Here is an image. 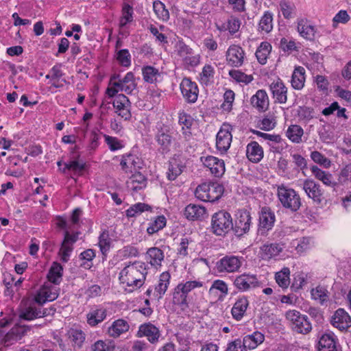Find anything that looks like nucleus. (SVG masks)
<instances>
[{
	"label": "nucleus",
	"instance_id": "obj_58",
	"mask_svg": "<svg viewBox=\"0 0 351 351\" xmlns=\"http://www.w3.org/2000/svg\"><path fill=\"white\" fill-rule=\"evenodd\" d=\"M311 158L315 162L323 165L325 167H329L330 166V160L317 151L312 152Z\"/></svg>",
	"mask_w": 351,
	"mask_h": 351
},
{
	"label": "nucleus",
	"instance_id": "obj_32",
	"mask_svg": "<svg viewBox=\"0 0 351 351\" xmlns=\"http://www.w3.org/2000/svg\"><path fill=\"white\" fill-rule=\"evenodd\" d=\"M311 171L313 176L317 179L322 181L325 185L331 187H335L336 186L337 184L333 180L332 174L322 170L315 165H313L311 167Z\"/></svg>",
	"mask_w": 351,
	"mask_h": 351
},
{
	"label": "nucleus",
	"instance_id": "obj_6",
	"mask_svg": "<svg viewBox=\"0 0 351 351\" xmlns=\"http://www.w3.org/2000/svg\"><path fill=\"white\" fill-rule=\"evenodd\" d=\"M286 317L292 322L293 330L298 333L307 334L312 329L308 317L301 315L298 311H289L286 313Z\"/></svg>",
	"mask_w": 351,
	"mask_h": 351
},
{
	"label": "nucleus",
	"instance_id": "obj_57",
	"mask_svg": "<svg viewBox=\"0 0 351 351\" xmlns=\"http://www.w3.org/2000/svg\"><path fill=\"white\" fill-rule=\"evenodd\" d=\"M298 115L300 120L309 121L314 117V111L312 108L300 106L298 110Z\"/></svg>",
	"mask_w": 351,
	"mask_h": 351
},
{
	"label": "nucleus",
	"instance_id": "obj_50",
	"mask_svg": "<svg viewBox=\"0 0 351 351\" xmlns=\"http://www.w3.org/2000/svg\"><path fill=\"white\" fill-rule=\"evenodd\" d=\"M112 239L108 230H104L99 237V246L103 254H105L111 247Z\"/></svg>",
	"mask_w": 351,
	"mask_h": 351
},
{
	"label": "nucleus",
	"instance_id": "obj_30",
	"mask_svg": "<svg viewBox=\"0 0 351 351\" xmlns=\"http://www.w3.org/2000/svg\"><path fill=\"white\" fill-rule=\"evenodd\" d=\"M185 166L182 161L176 158H171L169 162L168 171L167 172V178L169 180H174L180 176Z\"/></svg>",
	"mask_w": 351,
	"mask_h": 351
},
{
	"label": "nucleus",
	"instance_id": "obj_10",
	"mask_svg": "<svg viewBox=\"0 0 351 351\" xmlns=\"http://www.w3.org/2000/svg\"><path fill=\"white\" fill-rule=\"evenodd\" d=\"M243 261V257L233 255L226 256L217 263V269L220 272L226 271L230 273L237 271L241 267Z\"/></svg>",
	"mask_w": 351,
	"mask_h": 351
},
{
	"label": "nucleus",
	"instance_id": "obj_48",
	"mask_svg": "<svg viewBox=\"0 0 351 351\" xmlns=\"http://www.w3.org/2000/svg\"><path fill=\"white\" fill-rule=\"evenodd\" d=\"M272 21L273 14L270 12L266 11L259 22V29L267 33L270 32L273 28Z\"/></svg>",
	"mask_w": 351,
	"mask_h": 351
},
{
	"label": "nucleus",
	"instance_id": "obj_22",
	"mask_svg": "<svg viewBox=\"0 0 351 351\" xmlns=\"http://www.w3.org/2000/svg\"><path fill=\"white\" fill-rule=\"evenodd\" d=\"M156 139L163 150L169 151L173 141L172 132L167 125H162L158 129Z\"/></svg>",
	"mask_w": 351,
	"mask_h": 351
},
{
	"label": "nucleus",
	"instance_id": "obj_43",
	"mask_svg": "<svg viewBox=\"0 0 351 351\" xmlns=\"http://www.w3.org/2000/svg\"><path fill=\"white\" fill-rule=\"evenodd\" d=\"M106 317V311L104 308L91 311L87 314V322L91 326H95L101 322Z\"/></svg>",
	"mask_w": 351,
	"mask_h": 351
},
{
	"label": "nucleus",
	"instance_id": "obj_37",
	"mask_svg": "<svg viewBox=\"0 0 351 351\" xmlns=\"http://www.w3.org/2000/svg\"><path fill=\"white\" fill-rule=\"evenodd\" d=\"M261 256L263 259H270L278 256L282 250L278 243L265 244L261 248Z\"/></svg>",
	"mask_w": 351,
	"mask_h": 351
},
{
	"label": "nucleus",
	"instance_id": "obj_3",
	"mask_svg": "<svg viewBox=\"0 0 351 351\" xmlns=\"http://www.w3.org/2000/svg\"><path fill=\"white\" fill-rule=\"evenodd\" d=\"M223 186L218 182L203 183L195 191V197L204 202L217 201L223 193Z\"/></svg>",
	"mask_w": 351,
	"mask_h": 351
},
{
	"label": "nucleus",
	"instance_id": "obj_23",
	"mask_svg": "<svg viewBox=\"0 0 351 351\" xmlns=\"http://www.w3.org/2000/svg\"><path fill=\"white\" fill-rule=\"evenodd\" d=\"M298 32L300 35L309 40H313L316 33L315 27L310 24L306 19H302L298 21Z\"/></svg>",
	"mask_w": 351,
	"mask_h": 351
},
{
	"label": "nucleus",
	"instance_id": "obj_1",
	"mask_svg": "<svg viewBox=\"0 0 351 351\" xmlns=\"http://www.w3.org/2000/svg\"><path fill=\"white\" fill-rule=\"evenodd\" d=\"M147 274V265L141 261H134L126 265L119 273L121 283L132 288H140L144 284Z\"/></svg>",
	"mask_w": 351,
	"mask_h": 351
},
{
	"label": "nucleus",
	"instance_id": "obj_34",
	"mask_svg": "<svg viewBox=\"0 0 351 351\" xmlns=\"http://www.w3.org/2000/svg\"><path fill=\"white\" fill-rule=\"evenodd\" d=\"M130 326L125 320L119 319L112 323L111 326L109 327L108 332L110 337H118L122 333L127 332Z\"/></svg>",
	"mask_w": 351,
	"mask_h": 351
},
{
	"label": "nucleus",
	"instance_id": "obj_12",
	"mask_svg": "<svg viewBox=\"0 0 351 351\" xmlns=\"http://www.w3.org/2000/svg\"><path fill=\"white\" fill-rule=\"evenodd\" d=\"M231 126L223 124L216 136L217 149L221 152H226L230 148L232 136L230 132Z\"/></svg>",
	"mask_w": 351,
	"mask_h": 351
},
{
	"label": "nucleus",
	"instance_id": "obj_64",
	"mask_svg": "<svg viewBox=\"0 0 351 351\" xmlns=\"http://www.w3.org/2000/svg\"><path fill=\"white\" fill-rule=\"evenodd\" d=\"M104 137L111 151L118 150L122 147L121 142L116 137H112L107 134H104Z\"/></svg>",
	"mask_w": 351,
	"mask_h": 351
},
{
	"label": "nucleus",
	"instance_id": "obj_38",
	"mask_svg": "<svg viewBox=\"0 0 351 351\" xmlns=\"http://www.w3.org/2000/svg\"><path fill=\"white\" fill-rule=\"evenodd\" d=\"M143 80L148 83H154L161 80V73L158 69L152 66H146L142 69Z\"/></svg>",
	"mask_w": 351,
	"mask_h": 351
},
{
	"label": "nucleus",
	"instance_id": "obj_36",
	"mask_svg": "<svg viewBox=\"0 0 351 351\" xmlns=\"http://www.w3.org/2000/svg\"><path fill=\"white\" fill-rule=\"evenodd\" d=\"M147 257L149 263L154 267L161 265L162 261L164 260V253L158 247H151L147 252Z\"/></svg>",
	"mask_w": 351,
	"mask_h": 351
},
{
	"label": "nucleus",
	"instance_id": "obj_54",
	"mask_svg": "<svg viewBox=\"0 0 351 351\" xmlns=\"http://www.w3.org/2000/svg\"><path fill=\"white\" fill-rule=\"evenodd\" d=\"M229 75L237 82H243L246 84L250 83L254 79L252 75H247L239 70H230Z\"/></svg>",
	"mask_w": 351,
	"mask_h": 351
},
{
	"label": "nucleus",
	"instance_id": "obj_39",
	"mask_svg": "<svg viewBox=\"0 0 351 351\" xmlns=\"http://www.w3.org/2000/svg\"><path fill=\"white\" fill-rule=\"evenodd\" d=\"M304 134V130L298 125H291L289 126L286 135L293 143H300L302 142V137Z\"/></svg>",
	"mask_w": 351,
	"mask_h": 351
},
{
	"label": "nucleus",
	"instance_id": "obj_33",
	"mask_svg": "<svg viewBox=\"0 0 351 351\" xmlns=\"http://www.w3.org/2000/svg\"><path fill=\"white\" fill-rule=\"evenodd\" d=\"M264 335L258 331H256L252 335L245 336L243 341L244 347H245L247 350H252L256 348L259 344L262 343L264 341Z\"/></svg>",
	"mask_w": 351,
	"mask_h": 351
},
{
	"label": "nucleus",
	"instance_id": "obj_16",
	"mask_svg": "<svg viewBox=\"0 0 351 351\" xmlns=\"http://www.w3.org/2000/svg\"><path fill=\"white\" fill-rule=\"evenodd\" d=\"M244 51L239 45H231L226 52V60L229 65L239 67L243 63Z\"/></svg>",
	"mask_w": 351,
	"mask_h": 351
},
{
	"label": "nucleus",
	"instance_id": "obj_56",
	"mask_svg": "<svg viewBox=\"0 0 351 351\" xmlns=\"http://www.w3.org/2000/svg\"><path fill=\"white\" fill-rule=\"evenodd\" d=\"M117 60L123 66L128 67L131 64V56L128 49H121L117 53Z\"/></svg>",
	"mask_w": 351,
	"mask_h": 351
},
{
	"label": "nucleus",
	"instance_id": "obj_2",
	"mask_svg": "<svg viewBox=\"0 0 351 351\" xmlns=\"http://www.w3.org/2000/svg\"><path fill=\"white\" fill-rule=\"evenodd\" d=\"M233 228L231 215L223 210L214 213L211 217L210 231L218 237H226Z\"/></svg>",
	"mask_w": 351,
	"mask_h": 351
},
{
	"label": "nucleus",
	"instance_id": "obj_41",
	"mask_svg": "<svg viewBox=\"0 0 351 351\" xmlns=\"http://www.w3.org/2000/svg\"><path fill=\"white\" fill-rule=\"evenodd\" d=\"M62 271L63 267L62 265L60 263H53L47 274L49 281L55 285H58L62 280Z\"/></svg>",
	"mask_w": 351,
	"mask_h": 351
},
{
	"label": "nucleus",
	"instance_id": "obj_20",
	"mask_svg": "<svg viewBox=\"0 0 351 351\" xmlns=\"http://www.w3.org/2000/svg\"><path fill=\"white\" fill-rule=\"evenodd\" d=\"M331 324L340 330H344L351 326V319L345 310L339 308L332 316Z\"/></svg>",
	"mask_w": 351,
	"mask_h": 351
},
{
	"label": "nucleus",
	"instance_id": "obj_51",
	"mask_svg": "<svg viewBox=\"0 0 351 351\" xmlns=\"http://www.w3.org/2000/svg\"><path fill=\"white\" fill-rule=\"evenodd\" d=\"M112 106L116 109V111H119L123 108H131V102L125 95L119 94L116 95L112 102Z\"/></svg>",
	"mask_w": 351,
	"mask_h": 351
},
{
	"label": "nucleus",
	"instance_id": "obj_14",
	"mask_svg": "<svg viewBox=\"0 0 351 351\" xmlns=\"http://www.w3.org/2000/svg\"><path fill=\"white\" fill-rule=\"evenodd\" d=\"M180 90L184 99L189 103H195L198 97L199 90L195 82L189 78H184L180 84Z\"/></svg>",
	"mask_w": 351,
	"mask_h": 351
},
{
	"label": "nucleus",
	"instance_id": "obj_24",
	"mask_svg": "<svg viewBox=\"0 0 351 351\" xmlns=\"http://www.w3.org/2000/svg\"><path fill=\"white\" fill-rule=\"evenodd\" d=\"M319 351H341L334 338L333 334H324L319 341Z\"/></svg>",
	"mask_w": 351,
	"mask_h": 351
},
{
	"label": "nucleus",
	"instance_id": "obj_28",
	"mask_svg": "<svg viewBox=\"0 0 351 351\" xmlns=\"http://www.w3.org/2000/svg\"><path fill=\"white\" fill-rule=\"evenodd\" d=\"M127 187L133 191L144 189L147 184L145 177L140 172L133 174L126 182Z\"/></svg>",
	"mask_w": 351,
	"mask_h": 351
},
{
	"label": "nucleus",
	"instance_id": "obj_62",
	"mask_svg": "<svg viewBox=\"0 0 351 351\" xmlns=\"http://www.w3.org/2000/svg\"><path fill=\"white\" fill-rule=\"evenodd\" d=\"M241 21L235 16H230L228 20L227 29L231 34L237 32L240 28Z\"/></svg>",
	"mask_w": 351,
	"mask_h": 351
},
{
	"label": "nucleus",
	"instance_id": "obj_26",
	"mask_svg": "<svg viewBox=\"0 0 351 351\" xmlns=\"http://www.w3.org/2000/svg\"><path fill=\"white\" fill-rule=\"evenodd\" d=\"M251 104L260 111H265L269 106V99L265 90H258L251 98Z\"/></svg>",
	"mask_w": 351,
	"mask_h": 351
},
{
	"label": "nucleus",
	"instance_id": "obj_63",
	"mask_svg": "<svg viewBox=\"0 0 351 351\" xmlns=\"http://www.w3.org/2000/svg\"><path fill=\"white\" fill-rule=\"evenodd\" d=\"M226 351H247V349L244 347L243 341L237 339L228 344Z\"/></svg>",
	"mask_w": 351,
	"mask_h": 351
},
{
	"label": "nucleus",
	"instance_id": "obj_47",
	"mask_svg": "<svg viewBox=\"0 0 351 351\" xmlns=\"http://www.w3.org/2000/svg\"><path fill=\"white\" fill-rule=\"evenodd\" d=\"M166 218L163 215L158 216L156 219L151 222L147 228V232L152 235L165 227Z\"/></svg>",
	"mask_w": 351,
	"mask_h": 351
},
{
	"label": "nucleus",
	"instance_id": "obj_59",
	"mask_svg": "<svg viewBox=\"0 0 351 351\" xmlns=\"http://www.w3.org/2000/svg\"><path fill=\"white\" fill-rule=\"evenodd\" d=\"M85 168L84 163H80L77 160L71 161L69 163L64 164V167L63 169H60L63 173H66V170H72L75 172H80L83 171Z\"/></svg>",
	"mask_w": 351,
	"mask_h": 351
},
{
	"label": "nucleus",
	"instance_id": "obj_55",
	"mask_svg": "<svg viewBox=\"0 0 351 351\" xmlns=\"http://www.w3.org/2000/svg\"><path fill=\"white\" fill-rule=\"evenodd\" d=\"M214 73V68L211 65H205L202 69V73H200L201 83L207 85L210 79L213 77Z\"/></svg>",
	"mask_w": 351,
	"mask_h": 351
},
{
	"label": "nucleus",
	"instance_id": "obj_9",
	"mask_svg": "<svg viewBox=\"0 0 351 351\" xmlns=\"http://www.w3.org/2000/svg\"><path fill=\"white\" fill-rule=\"evenodd\" d=\"M276 221L274 213L269 207L264 206L261 208L259 216L258 232L264 235L267 231L271 230Z\"/></svg>",
	"mask_w": 351,
	"mask_h": 351
},
{
	"label": "nucleus",
	"instance_id": "obj_44",
	"mask_svg": "<svg viewBox=\"0 0 351 351\" xmlns=\"http://www.w3.org/2000/svg\"><path fill=\"white\" fill-rule=\"evenodd\" d=\"M24 330L21 327H17L12 328V330L7 333V335L3 338V335L0 334V341L4 342L5 346H8L10 345L9 342H11L10 344L12 343V341H16L17 340L21 339V335H23Z\"/></svg>",
	"mask_w": 351,
	"mask_h": 351
},
{
	"label": "nucleus",
	"instance_id": "obj_60",
	"mask_svg": "<svg viewBox=\"0 0 351 351\" xmlns=\"http://www.w3.org/2000/svg\"><path fill=\"white\" fill-rule=\"evenodd\" d=\"M280 10L285 19H289L292 17L294 6L286 1H281L279 3Z\"/></svg>",
	"mask_w": 351,
	"mask_h": 351
},
{
	"label": "nucleus",
	"instance_id": "obj_15",
	"mask_svg": "<svg viewBox=\"0 0 351 351\" xmlns=\"http://www.w3.org/2000/svg\"><path fill=\"white\" fill-rule=\"evenodd\" d=\"M259 281L254 274H243L236 277L234 285L241 291H246L259 286Z\"/></svg>",
	"mask_w": 351,
	"mask_h": 351
},
{
	"label": "nucleus",
	"instance_id": "obj_5",
	"mask_svg": "<svg viewBox=\"0 0 351 351\" xmlns=\"http://www.w3.org/2000/svg\"><path fill=\"white\" fill-rule=\"evenodd\" d=\"M203 284L200 281L190 280L179 283L173 293V303L178 306H188L187 297L189 292L197 287H202Z\"/></svg>",
	"mask_w": 351,
	"mask_h": 351
},
{
	"label": "nucleus",
	"instance_id": "obj_27",
	"mask_svg": "<svg viewBox=\"0 0 351 351\" xmlns=\"http://www.w3.org/2000/svg\"><path fill=\"white\" fill-rule=\"evenodd\" d=\"M138 158L133 154H126L122 156V159L120 162L121 169L125 173H132L134 171H136L138 166Z\"/></svg>",
	"mask_w": 351,
	"mask_h": 351
},
{
	"label": "nucleus",
	"instance_id": "obj_7",
	"mask_svg": "<svg viewBox=\"0 0 351 351\" xmlns=\"http://www.w3.org/2000/svg\"><path fill=\"white\" fill-rule=\"evenodd\" d=\"M251 223L252 217L250 213L246 210H239L236 214L232 230L234 231L237 237H242L249 232Z\"/></svg>",
	"mask_w": 351,
	"mask_h": 351
},
{
	"label": "nucleus",
	"instance_id": "obj_8",
	"mask_svg": "<svg viewBox=\"0 0 351 351\" xmlns=\"http://www.w3.org/2000/svg\"><path fill=\"white\" fill-rule=\"evenodd\" d=\"M79 234L78 232L70 234L69 230L64 231V237L59 251L62 262L66 263L69 260L71 253L73 250V244L78 240Z\"/></svg>",
	"mask_w": 351,
	"mask_h": 351
},
{
	"label": "nucleus",
	"instance_id": "obj_25",
	"mask_svg": "<svg viewBox=\"0 0 351 351\" xmlns=\"http://www.w3.org/2000/svg\"><path fill=\"white\" fill-rule=\"evenodd\" d=\"M246 156L252 162H258L263 157V150L256 141H252L247 145Z\"/></svg>",
	"mask_w": 351,
	"mask_h": 351
},
{
	"label": "nucleus",
	"instance_id": "obj_35",
	"mask_svg": "<svg viewBox=\"0 0 351 351\" xmlns=\"http://www.w3.org/2000/svg\"><path fill=\"white\" fill-rule=\"evenodd\" d=\"M305 69L302 66L295 68L291 76V86L295 90H301L305 82Z\"/></svg>",
	"mask_w": 351,
	"mask_h": 351
},
{
	"label": "nucleus",
	"instance_id": "obj_13",
	"mask_svg": "<svg viewBox=\"0 0 351 351\" xmlns=\"http://www.w3.org/2000/svg\"><path fill=\"white\" fill-rule=\"evenodd\" d=\"M204 165L210 169V173L217 178L221 177L226 171L224 161L213 156L201 157Z\"/></svg>",
	"mask_w": 351,
	"mask_h": 351
},
{
	"label": "nucleus",
	"instance_id": "obj_31",
	"mask_svg": "<svg viewBox=\"0 0 351 351\" xmlns=\"http://www.w3.org/2000/svg\"><path fill=\"white\" fill-rule=\"evenodd\" d=\"M170 278L171 275L168 271L162 272L160 275L158 283L155 286L154 293L158 299L162 298L165 295L168 289Z\"/></svg>",
	"mask_w": 351,
	"mask_h": 351
},
{
	"label": "nucleus",
	"instance_id": "obj_11",
	"mask_svg": "<svg viewBox=\"0 0 351 351\" xmlns=\"http://www.w3.org/2000/svg\"><path fill=\"white\" fill-rule=\"evenodd\" d=\"M303 189L306 195L315 202L321 204L324 199V191L320 185L312 179H306L303 182Z\"/></svg>",
	"mask_w": 351,
	"mask_h": 351
},
{
	"label": "nucleus",
	"instance_id": "obj_49",
	"mask_svg": "<svg viewBox=\"0 0 351 351\" xmlns=\"http://www.w3.org/2000/svg\"><path fill=\"white\" fill-rule=\"evenodd\" d=\"M151 206L145 203H137L130 206L126 210V215L128 217H133L137 215H140L145 210H150Z\"/></svg>",
	"mask_w": 351,
	"mask_h": 351
},
{
	"label": "nucleus",
	"instance_id": "obj_52",
	"mask_svg": "<svg viewBox=\"0 0 351 351\" xmlns=\"http://www.w3.org/2000/svg\"><path fill=\"white\" fill-rule=\"evenodd\" d=\"M153 8L158 19L162 21H167L169 19V11L161 1H154Z\"/></svg>",
	"mask_w": 351,
	"mask_h": 351
},
{
	"label": "nucleus",
	"instance_id": "obj_4",
	"mask_svg": "<svg viewBox=\"0 0 351 351\" xmlns=\"http://www.w3.org/2000/svg\"><path fill=\"white\" fill-rule=\"evenodd\" d=\"M277 195L284 208L289 209L292 212H295L300 208L301 206L300 197L294 189L281 184L278 186Z\"/></svg>",
	"mask_w": 351,
	"mask_h": 351
},
{
	"label": "nucleus",
	"instance_id": "obj_17",
	"mask_svg": "<svg viewBox=\"0 0 351 351\" xmlns=\"http://www.w3.org/2000/svg\"><path fill=\"white\" fill-rule=\"evenodd\" d=\"M160 335L159 329L149 322L141 324L137 332V337H146L151 343L158 342Z\"/></svg>",
	"mask_w": 351,
	"mask_h": 351
},
{
	"label": "nucleus",
	"instance_id": "obj_21",
	"mask_svg": "<svg viewBox=\"0 0 351 351\" xmlns=\"http://www.w3.org/2000/svg\"><path fill=\"white\" fill-rule=\"evenodd\" d=\"M269 89L272 93L273 97L276 102L279 104H285L287 101V88L284 83L278 79L276 82H273Z\"/></svg>",
	"mask_w": 351,
	"mask_h": 351
},
{
	"label": "nucleus",
	"instance_id": "obj_45",
	"mask_svg": "<svg viewBox=\"0 0 351 351\" xmlns=\"http://www.w3.org/2000/svg\"><path fill=\"white\" fill-rule=\"evenodd\" d=\"M271 50V45L267 42H263L256 51V57L258 62L265 64Z\"/></svg>",
	"mask_w": 351,
	"mask_h": 351
},
{
	"label": "nucleus",
	"instance_id": "obj_18",
	"mask_svg": "<svg viewBox=\"0 0 351 351\" xmlns=\"http://www.w3.org/2000/svg\"><path fill=\"white\" fill-rule=\"evenodd\" d=\"M58 289L56 287L43 286L35 296V302L43 305L46 302L53 301L58 297Z\"/></svg>",
	"mask_w": 351,
	"mask_h": 351
},
{
	"label": "nucleus",
	"instance_id": "obj_29",
	"mask_svg": "<svg viewBox=\"0 0 351 351\" xmlns=\"http://www.w3.org/2000/svg\"><path fill=\"white\" fill-rule=\"evenodd\" d=\"M248 305L249 302L246 298L243 297L237 300L231 310L233 318L237 321L241 320L243 317Z\"/></svg>",
	"mask_w": 351,
	"mask_h": 351
},
{
	"label": "nucleus",
	"instance_id": "obj_19",
	"mask_svg": "<svg viewBox=\"0 0 351 351\" xmlns=\"http://www.w3.org/2000/svg\"><path fill=\"white\" fill-rule=\"evenodd\" d=\"M206 209L204 206L190 204L185 207L184 217L190 221L202 220L206 216Z\"/></svg>",
	"mask_w": 351,
	"mask_h": 351
},
{
	"label": "nucleus",
	"instance_id": "obj_40",
	"mask_svg": "<svg viewBox=\"0 0 351 351\" xmlns=\"http://www.w3.org/2000/svg\"><path fill=\"white\" fill-rule=\"evenodd\" d=\"M19 317L28 321L41 317L40 308H36L34 306L23 308L19 311Z\"/></svg>",
	"mask_w": 351,
	"mask_h": 351
},
{
	"label": "nucleus",
	"instance_id": "obj_46",
	"mask_svg": "<svg viewBox=\"0 0 351 351\" xmlns=\"http://www.w3.org/2000/svg\"><path fill=\"white\" fill-rule=\"evenodd\" d=\"M290 270L288 267H284L282 269L276 274L275 278L278 285L282 289H287L290 284Z\"/></svg>",
	"mask_w": 351,
	"mask_h": 351
},
{
	"label": "nucleus",
	"instance_id": "obj_61",
	"mask_svg": "<svg viewBox=\"0 0 351 351\" xmlns=\"http://www.w3.org/2000/svg\"><path fill=\"white\" fill-rule=\"evenodd\" d=\"M71 341L78 347H81L82 343L84 341L85 335L82 330H73L70 335Z\"/></svg>",
	"mask_w": 351,
	"mask_h": 351
},
{
	"label": "nucleus",
	"instance_id": "obj_42",
	"mask_svg": "<svg viewBox=\"0 0 351 351\" xmlns=\"http://www.w3.org/2000/svg\"><path fill=\"white\" fill-rule=\"evenodd\" d=\"M134 10L132 5L126 1L123 3L121 10V17L119 21L120 27H123L133 21Z\"/></svg>",
	"mask_w": 351,
	"mask_h": 351
},
{
	"label": "nucleus",
	"instance_id": "obj_53",
	"mask_svg": "<svg viewBox=\"0 0 351 351\" xmlns=\"http://www.w3.org/2000/svg\"><path fill=\"white\" fill-rule=\"evenodd\" d=\"M311 295L313 299L319 300L321 304H323L328 299L327 289L322 286H317L315 289L311 290Z\"/></svg>",
	"mask_w": 351,
	"mask_h": 351
}]
</instances>
